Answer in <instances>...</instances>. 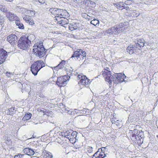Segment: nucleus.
<instances>
[{
	"mask_svg": "<svg viewBox=\"0 0 158 158\" xmlns=\"http://www.w3.org/2000/svg\"><path fill=\"white\" fill-rule=\"evenodd\" d=\"M144 44V40L143 39H138L133 45H130L127 47V51L130 54L133 53L137 54L142 49Z\"/></svg>",
	"mask_w": 158,
	"mask_h": 158,
	"instance_id": "7ed1b4c3",
	"label": "nucleus"
},
{
	"mask_svg": "<svg viewBox=\"0 0 158 158\" xmlns=\"http://www.w3.org/2000/svg\"><path fill=\"white\" fill-rule=\"evenodd\" d=\"M0 10L4 13H6L7 11V8L4 4L0 5Z\"/></svg>",
	"mask_w": 158,
	"mask_h": 158,
	"instance_id": "bb28decb",
	"label": "nucleus"
},
{
	"mask_svg": "<svg viewBox=\"0 0 158 158\" xmlns=\"http://www.w3.org/2000/svg\"><path fill=\"white\" fill-rule=\"evenodd\" d=\"M18 85L19 86H22V92H23V90H24L27 92H29V93H30L31 91L30 90L31 89V87L29 85L26 84H22L20 82H18Z\"/></svg>",
	"mask_w": 158,
	"mask_h": 158,
	"instance_id": "f8f14e48",
	"label": "nucleus"
},
{
	"mask_svg": "<svg viewBox=\"0 0 158 158\" xmlns=\"http://www.w3.org/2000/svg\"><path fill=\"white\" fill-rule=\"evenodd\" d=\"M15 23L16 25L18 26V27L21 29H24L23 25L22 23H21L19 20H16Z\"/></svg>",
	"mask_w": 158,
	"mask_h": 158,
	"instance_id": "a878e982",
	"label": "nucleus"
},
{
	"mask_svg": "<svg viewBox=\"0 0 158 158\" xmlns=\"http://www.w3.org/2000/svg\"><path fill=\"white\" fill-rule=\"evenodd\" d=\"M31 116V114L30 113H28L26 114L23 118V120L25 121L29 120Z\"/></svg>",
	"mask_w": 158,
	"mask_h": 158,
	"instance_id": "cd10ccee",
	"label": "nucleus"
},
{
	"mask_svg": "<svg viewBox=\"0 0 158 158\" xmlns=\"http://www.w3.org/2000/svg\"><path fill=\"white\" fill-rule=\"evenodd\" d=\"M156 137H157V138H158V135H156Z\"/></svg>",
	"mask_w": 158,
	"mask_h": 158,
	"instance_id": "774afa93",
	"label": "nucleus"
},
{
	"mask_svg": "<svg viewBox=\"0 0 158 158\" xmlns=\"http://www.w3.org/2000/svg\"><path fill=\"white\" fill-rule=\"evenodd\" d=\"M4 21V18L3 16L0 15V25H2Z\"/></svg>",
	"mask_w": 158,
	"mask_h": 158,
	"instance_id": "37998d69",
	"label": "nucleus"
},
{
	"mask_svg": "<svg viewBox=\"0 0 158 158\" xmlns=\"http://www.w3.org/2000/svg\"><path fill=\"white\" fill-rule=\"evenodd\" d=\"M77 77V80H80L78 83L79 85L86 86L90 83V80L82 74L78 75Z\"/></svg>",
	"mask_w": 158,
	"mask_h": 158,
	"instance_id": "6e6552de",
	"label": "nucleus"
},
{
	"mask_svg": "<svg viewBox=\"0 0 158 158\" xmlns=\"http://www.w3.org/2000/svg\"><path fill=\"white\" fill-rule=\"evenodd\" d=\"M139 15V13L138 12H137L135 10H134L132 11L131 12V15L132 17H137Z\"/></svg>",
	"mask_w": 158,
	"mask_h": 158,
	"instance_id": "2f4dec72",
	"label": "nucleus"
},
{
	"mask_svg": "<svg viewBox=\"0 0 158 158\" xmlns=\"http://www.w3.org/2000/svg\"><path fill=\"white\" fill-rule=\"evenodd\" d=\"M129 133L130 134L131 139L133 141L137 140L138 137H137L136 133H134V130L133 131L130 130Z\"/></svg>",
	"mask_w": 158,
	"mask_h": 158,
	"instance_id": "aec40b11",
	"label": "nucleus"
},
{
	"mask_svg": "<svg viewBox=\"0 0 158 158\" xmlns=\"http://www.w3.org/2000/svg\"><path fill=\"white\" fill-rule=\"evenodd\" d=\"M107 154H106L104 153V152H99V155L95 158H104L105 156H106V155H107Z\"/></svg>",
	"mask_w": 158,
	"mask_h": 158,
	"instance_id": "7c9ffc66",
	"label": "nucleus"
},
{
	"mask_svg": "<svg viewBox=\"0 0 158 158\" xmlns=\"http://www.w3.org/2000/svg\"><path fill=\"white\" fill-rule=\"evenodd\" d=\"M124 5H125V3L123 2H120L119 3H114V6L116 7L118 9L122 10L123 9Z\"/></svg>",
	"mask_w": 158,
	"mask_h": 158,
	"instance_id": "412c9836",
	"label": "nucleus"
},
{
	"mask_svg": "<svg viewBox=\"0 0 158 158\" xmlns=\"http://www.w3.org/2000/svg\"><path fill=\"white\" fill-rule=\"evenodd\" d=\"M70 133V131H63V136L68 139V137L69 136Z\"/></svg>",
	"mask_w": 158,
	"mask_h": 158,
	"instance_id": "c756f323",
	"label": "nucleus"
},
{
	"mask_svg": "<svg viewBox=\"0 0 158 158\" xmlns=\"http://www.w3.org/2000/svg\"><path fill=\"white\" fill-rule=\"evenodd\" d=\"M70 142L72 143H75L76 141V138H75V139H74V138H73L72 139H69Z\"/></svg>",
	"mask_w": 158,
	"mask_h": 158,
	"instance_id": "de8ad7c7",
	"label": "nucleus"
},
{
	"mask_svg": "<svg viewBox=\"0 0 158 158\" xmlns=\"http://www.w3.org/2000/svg\"><path fill=\"white\" fill-rule=\"evenodd\" d=\"M86 56V53L85 51L81 49H78L74 52L71 58H74L75 60L77 59L80 61L85 59Z\"/></svg>",
	"mask_w": 158,
	"mask_h": 158,
	"instance_id": "0eeeda50",
	"label": "nucleus"
},
{
	"mask_svg": "<svg viewBox=\"0 0 158 158\" xmlns=\"http://www.w3.org/2000/svg\"><path fill=\"white\" fill-rule=\"evenodd\" d=\"M6 16L10 21H13L16 19L17 18L15 14L10 12H7L6 13Z\"/></svg>",
	"mask_w": 158,
	"mask_h": 158,
	"instance_id": "2eb2a0df",
	"label": "nucleus"
},
{
	"mask_svg": "<svg viewBox=\"0 0 158 158\" xmlns=\"http://www.w3.org/2000/svg\"><path fill=\"white\" fill-rule=\"evenodd\" d=\"M16 110L15 109V107H12L8 110L7 112V114L12 115L16 112Z\"/></svg>",
	"mask_w": 158,
	"mask_h": 158,
	"instance_id": "b1692460",
	"label": "nucleus"
},
{
	"mask_svg": "<svg viewBox=\"0 0 158 158\" xmlns=\"http://www.w3.org/2000/svg\"><path fill=\"white\" fill-rule=\"evenodd\" d=\"M38 95L39 96V97H40V98H45L44 99H45V98H46V97H45L44 95L42 93H39L38 94Z\"/></svg>",
	"mask_w": 158,
	"mask_h": 158,
	"instance_id": "603ef678",
	"label": "nucleus"
},
{
	"mask_svg": "<svg viewBox=\"0 0 158 158\" xmlns=\"http://www.w3.org/2000/svg\"><path fill=\"white\" fill-rule=\"evenodd\" d=\"M7 52L3 49H0V64L3 63L5 60L7 56Z\"/></svg>",
	"mask_w": 158,
	"mask_h": 158,
	"instance_id": "9b49d317",
	"label": "nucleus"
},
{
	"mask_svg": "<svg viewBox=\"0 0 158 158\" xmlns=\"http://www.w3.org/2000/svg\"><path fill=\"white\" fill-rule=\"evenodd\" d=\"M33 52L35 55L41 58L45 55L46 51L42 43L35 44L33 46Z\"/></svg>",
	"mask_w": 158,
	"mask_h": 158,
	"instance_id": "20e7f679",
	"label": "nucleus"
},
{
	"mask_svg": "<svg viewBox=\"0 0 158 158\" xmlns=\"http://www.w3.org/2000/svg\"><path fill=\"white\" fill-rule=\"evenodd\" d=\"M129 26V24L128 22L121 23L118 26L112 27L103 31V33L104 35H117L125 30Z\"/></svg>",
	"mask_w": 158,
	"mask_h": 158,
	"instance_id": "f03ea898",
	"label": "nucleus"
},
{
	"mask_svg": "<svg viewBox=\"0 0 158 158\" xmlns=\"http://www.w3.org/2000/svg\"><path fill=\"white\" fill-rule=\"evenodd\" d=\"M102 72L106 81L108 82L110 84H111L113 82L115 84L121 83L124 81L126 77L125 75L122 73L111 75L110 71L107 69H105L104 71L103 70Z\"/></svg>",
	"mask_w": 158,
	"mask_h": 158,
	"instance_id": "f257e3e1",
	"label": "nucleus"
},
{
	"mask_svg": "<svg viewBox=\"0 0 158 158\" xmlns=\"http://www.w3.org/2000/svg\"><path fill=\"white\" fill-rule=\"evenodd\" d=\"M58 142L61 145H63V146H64V145L67 144V143L65 141H64V140L63 141V140L60 141V142L59 141H58Z\"/></svg>",
	"mask_w": 158,
	"mask_h": 158,
	"instance_id": "a19ab883",
	"label": "nucleus"
},
{
	"mask_svg": "<svg viewBox=\"0 0 158 158\" xmlns=\"http://www.w3.org/2000/svg\"><path fill=\"white\" fill-rule=\"evenodd\" d=\"M134 133H136L137 138V140H140L144 136L143 133V131H138L137 129H135L134 130Z\"/></svg>",
	"mask_w": 158,
	"mask_h": 158,
	"instance_id": "f3484780",
	"label": "nucleus"
},
{
	"mask_svg": "<svg viewBox=\"0 0 158 158\" xmlns=\"http://www.w3.org/2000/svg\"><path fill=\"white\" fill-rule=\"evenodd\" d=\"M74 113H75L76 114H79V116H81V110H77L75 109L74 110Z\"/></svg>",
	"mask_w": 158,
	"mask_h": 158,
	"instance_id": "c9c22d12",
	"label": "nucleus"
},
{
	"mask_svg": "<svg viewBox=\"0 0 158 158\" xmlns=\"http://www.w3.org/2000/svg\"><path fill=\"white\" fill-rule=\"evenodd\" d=\"M53 68H54L53 69H54V70H56L57 71L58 70L60 69H61V68H60V67L58 65L54 67Z\"/></svg>",
	"mask_w": 158,
	"mask_h": 158,
	"instance_id": "09e8293b",
	"label": "nucleus"
},
{
	"mask_svg": "<svg viewBox=\"0 0 158 158\" xmlns=\"http://www.w3.org/2000/svg\"><path fill=\"white\" fill-rule=\"evenodd\" d=\"M6 75L7 77L11 78L12 77V76L14 75V73H12L6 72Z\"/></svg>",
	"mask_w": 158,
	"mask_h": 158,
	"instance_id": "58836bf2",
	"label": "nucleus"
},
{
	"mask_svg": "<svg viewBox=\"0 0 158 158\" xmlns=\"http://www.w3.org/2000/svg\"><path fill=\"white\" fill-rule=\"evenodd\" d=\"M24 152L26 155L29 156L33 155L35 152L33 149L29 148H26L24 149Z\"/></svg>",
	"mask_w": 158,
	"mask_h": 158,
	"instance_id": "6ab92c4d",
	"label": "nucleus"
},
{
	"mask_svg": "<svg viewBox=\"0 0 158 158\" xmlns=\"http://www.w3.org/2000/svg\"><path fill=\"white\" fill-rule=\"evenodd\" d=\"M68 113V114H69L72 115L73 114H74V110L73 111L71 109H70L67 112H66Z\"/></svg>",
	"mask_w": 158,
	"mask_h": 158,
	"instance_id": "c03bdc74",
	"label": "nucleus"
},
{
	"mask_svg": "<svg viewBox=\"0 0 158 158\" xmlns=\"http://www.w3.org/2000/svg\"><path fill=\"white\" fill-rule=\"evenodd\" d=\"M31 41L27 37L24 36L20 38L18 42V47L21 49L26 50L29 47Z\"/></svg>",
	"mask_w": 158,
	"mask_h": 158,
	"instance_id": "39448f33",
	"label": "nucleus"
},
{
	"mask_svg": "<svg viewBox=\"0 0 158 158\" xmlns=\"http://www.w3.org/2000/svg\"><path fill=\"white\" fill-rule=\"evenodd\" d=\"M69 77L66 75L58 77L56 83L60 87L64 86L66 84V81L69 80Z\"/></svg>",
	"mask_w": 158,
	"mask_h": 158,
	"instance_id": "1a4fd4ad",
	"label": "nucleus"
},
{
	"mask_svg": "<svg viewBox=\"0 0 158 158\" xmlns=\"http://www.w3.org/2000/svg\"><path fill=\"white\" fill-rule=\"evenodd\" d=\"M31 19L30 18L29 16L27 15H26L23 18L24 20H25L26 22L27 23H28L30 21V20Z\"/></svg>",
	"mask_w": 158,
	"mask_h": 158,
	"instance_id": "f704fd0d",
	"label": "nucleus"
},
{
	"mask_svg": "<svg viewBox=\"0 0 158 158\" xmlns=\"http://www.w3.org/2000/svg\"><path fill=\"white\" fill-rule=\"evenodd\" d=\"M35 146V147L37 148H37V149H39L40 148V146H39V145H37V144H34V145Z\"/></svg>",
	"mask_w": 158,
	"mask_h": 158,
	"instance_id": "bf43d9fd",
	"label": "nucleus"
},
{
	"mask_svg": "<svg viewBox=\"0 0 158 158\" xmlns=\"http://www.w3.org/2000/svg\"><path fill=\"white\" fill-rule=\"evenodd\" d=\"M20 9L21 11H24V10H25V9L23 8H20ZM23 12L24 11H23Z\"/></svg>",
	"mask_w": 158,
	"mask_h": 158,
	"instance_id": "0e129e2a",
	"label": "nucleus"
},
{
	"mask_svg": "<svg viewBox=\"0 0 158 158\" xmlns=\"http://www.w3.org/2000/svg\"><path fill=\"white\" fill-rule=\"evenodd\" d=\"M66 61L64 60H62L61 62L58 64L60 68H63L64 67V65L65 64Z\"/></svg>",
	"mask_w": 158,
	"mask_h": 158,
	"instance_id": "473e14b6",
	"label": "nucleus"
},
{
	"mask_svg": "<svg viewBox=\"0 0 158 158\" xmlns=\"http://www.w3.org/2000/svg\"><path fill=\"white\" fill-rule=\"evenodd\" d=\"M88 110L86 109H83L81 110V115H83L85 114L86 113L87 111Z\"/></svg>",
	"mask_w": 158,
	"mask_h": 158,
	"instance_id": "e433bc0d",
	"label": "nucleus"
},
{
	"mask_svg": "<svg viewBox=\"0 0 158 158\" xmlns=\"http://www.w3.org/2000/svg\"><path fill=\"white\" fill-rule=\"evenodd\" d=\"M118 120H117V121H115L114 123V124H115L117 126H118L119 124L118 123Z\"/></svg>",
	"mask_w": 158,
	"mask_h": 158,
	"instance_id": "69168bd1",
	"label": "nucleus"
},
{
	"mask_svg": "<svg viewBox=\"0 0 158 158\" xmlns=\"http://www.w3.org/2000/svg\"><path fill=\"white\" fill-rule=\"evenodd\" d=\"M24 155L20 154V155H16L15 156L14 158H21L23 156H24Z\"/></svg>",
	"mask_w": 158,
	"mask_h": 158,
	"instance_id": "3c124183",
	"label": "nucleus"
},
{
	"mask_svg": "<svg viewBox=\"0 0 158 158\" xmlns=\"http://www.w3.org/2000/svg\"><path fill=\"white\" fill-rule=\"evenodd\" d=\"M53 156L50 152L46 153V155L44 156V158H52Z\"/></svg>",
	"mask_w": 158,
	"mask_h": 158,
	"instance_id": "72a5a7b5",
	"label": "nucleus"
},
{
	"mask_svg": "<svg viewBox=\"0 0 158 158\" xmlns=\"http://www.w3.org/2000/svg\"><path fill=\"white\" fill-rule=\"evenodd\" d=\"M89 2H90V3L92 5V6H91V7L94 6L95 4L94 2L91 1H89Z\"/></svg>",
	"mask_w": 158,
	"mask_h": 158,
	"instance_id": "4d7b16f0",
	"label": "nucleus"
},
{
	"mask_svg": "<svg viewBox=\"0 0 158 158\" xmlns=\"http://www.w3.org/2000/svg\"><path fill=\"white\" fill-rule=\"evenodd\" d=\"M57 137V133H55H55H54V136H52V137L54 138H56Z\"/></svg>",
	"mask_w": 158,
	"mask_h": 158,
	"instance_id": "680f3d73",
	"label": "nucleus"
},
{
	"mask_svg": "<svg viewBox=\"0 0 158 158\" xmlns=\"http://www.w3.org/2000/svg\"><path fill=\"white\" fill-rule=\"evenodd\" d=\"M98 150L100 152L101 151L102 152H104V153H105V150H106V148H101V149H99Z\"/></svg>",
	"mask_w": 158,
	"mask_h": 158,
	"instance_id": "5fc2aeb1",
	"label": "nucleus"
},
{
	"mask_svg": "<svg viewBox=\"0 0 158 158\" xmlns=\"http://www.w3.org/2000/svg\"><path fill=\"white\" fill-rule=\"evenodd\" d=\"M39 3L41 4H44L45 3V0H38Z\"/></svg>",
	"mask_w": 158,
	"mask_h": 158,
	"instance_id": "6e6d98bb",
	"label": "nucleus"
},
{
	"mask_svg": "<svg viewBox=\"0 0 158 158\" xmlns=\"http://www.w3.org/2000/svg\"><path fill=\"white\" fill-rule=\"evenodd\" d=\"M44 66L45 64L43 61H36L31 65V70L33 74L36 75L39 70Z\"/></svg>",
	"mask_w": 158,
	"mask_h": 158,
	"instance_id": "423d86ee",
	"label": "nucleus"
},
{
	"mask_svg": "<svg viewBox=\"0 0 158 158\" xmlns=\"http://www.w3.org/2000/svg\"><path fill=\"white\" fill-rule=\"evenodd\" d=\"M90 23L94 26H97L99 25V21L96 19H94L91 21Z\"/></svg>",
	"mask_w": 158,
	"mask_h": 158,
	"instance_id": "c85d7f7f",
	"label": "nucleus"
},
{
	"mask_svg": "<svg viewBox=\"0 0 158 158\" xmlns=\"http://www.w3.org/2000/svg\"><path fill=\"white\" fill-rule=\"evenodd\" d=\"M130 60H130V59H128L127 60V61H128V62H130Z\"/></svg>",
	"mask_w": 158,
	"mask_h": 158,
	"instance_id": "338daca9",
	"label": "nucleus"
},
{
	"mask_svg": "<svg viewBox=\"0 0 158 158\" xmlns=\"http://www.w3.org/2000/svg\"><path fill=\"white\" fill-rule=\"evenodd\" d=\"M55 133V131L53 130H52L50 132L49 135L51 137H52V136H54V133Z\"/></svg>",
	"mask_w": 158,
	"mask_h": 158,
	"instance_id": "49530a36",
	"label": "nucleus"
},
{
	"mask_svg": "<svg viewBox=\"0 0 158 158\" xmlns=\"http://www.w3.org/2000/svg\"><path fill=\"white\" fill-rule=\"evenodd\" d=\"M79 25L78 23L73 21L71 22L69 25V29L71 31L76 30L78 27Z\"/></svg>",
	"mask_w": 158,
	"mask_h": 158,
	"instance_id": "4468645a",
	"label": "nucleus"
},
{
	"mask_svg": "<svg viewBox=\"0 0 158 158\" xmlns=\"http://www.w3.org/2000/svg\"><path fill=\"white\" fill-rule=\"evenodd\" d=\"M63 108H64L65 110L67 112L70 109L68 107H66L65 105L63 106Z\"/></svg>",
	"mask_w": 158,
	"mask_h": 158,
	"instance_id": "8fccbe9b",
	"label": "nucleus"
},
{
	"mask_svg": "<svg viewBox=\"0 0 158 158\" xmlns=\"http://www.w3.org/2000/svg\"><path fill=\"white\" fill-rule=\"evenodd\" d=\"M77 132L76 131H73L72 130H70V133L69 136L68 137V139L73 138H76L77 137Z\"/></svg>",
	"mask_w": 158,
	"mask_h": 158,
	"instance_id": "5701e85b",
	"label": "nucleus"
},
{
	"mask_svg": "<svg viewBox=\"0 0 158 158\" xmlns=\"http://www.w3.org/2000/svg\"><path fill=\"white\" fill-rule=\"evenodd\" d=\"M49 152H47L46 150H44L43 151V153L44 155H46V153H49Z\"/></svg>",
	"mask_w": 158,
	"mask_h": 158,
	"instance_id": "13d9d810",
	"label": "nucleus"
},
{
	"mask_svg": "<svg viewBox=\"0 0 158 158\" xmlns=\"http://www.w3.org/2000/svg\"><path fill=\"white\" fill-rule=\"evenodd\" d=\"M61 11L60 13V17H69V14L68 12L65 10L61 9Z\"/></svg>",
	"mask_w": 158,
	"mask_h": 158,
	"instance_id": "4be33fe9",
	"label": "nucleus"
},
{
	"mask_svg": "<svg viewBox=\"0 0 158 158\" xmlns=\"http://www.w3.org/2000/svg\"><path fill=\"white\" fill-rule=\"evenodd\" d=\"M123 9L126 10L127 11L130 10L129 7L127 6L126 2L125 3V5H124Z\"/></svg>",
	"mask_w": 158,
	"mask_h": 158,
	"instance_id": "ea45409f",
	"label": "nucleus"
},
{
	"mask_svg": "<svg viewBox=\"0 0 158 158\" xmlns=\"http://www.w3.org/2000/svg\"><path fill=\"white\" fill-rule=\"evenodd\" d=\"M30 12L31 13V15H34L35 14L34 11H30Z\"/></svg>",
	"mask_w": 158,
	"mask_h": 158,
	"instance_id": "e2e57ef3",
	"label": "nucleus"
},
{
	"mask_svg": "<svg viewBox=\"0 0 158 158\" xmlns=\"http://www.w3.org/2000/svg\"><path fill=\"white\" fill-rule=\"evenodd\" d=\"M18 38L16 35L15 34H11L7 37V39L8 42L10 43V44L14 43L15 41L17 40Z\"/></svg>",
	"mask_w": 158,
	"mask_h": 158,
	"instance_id": "dca6fc26",
	"label": "nucleus"
},
{
	"mask_svg": "<svg viewBox=\"0 0 158 158\" xmlns=\"http://www.w3.org/2000/svg\"><path fill=\"white\" fill-rule=\"evenodd\" d=\"M57 137L59 138V136H61L63 138V131H58L57 132Z\"/></svg>",
	"mask_w": 158,
	"mask_h": 158,
	"instance_id": "4c0bfd02",
	"label": "nucleus"
},
{
	"mask_svg": "<svg viewBox=\"0 0 158 158\" xmlns=\"http://www.w3.org/2000/svg\"><path fill=\"white\" fill-rule=\"evenodd\" d=\"M86 152H88L89 154L87 155L89 156H92L93 152V148L91 147L88 146L85 148Z\"/></svg>",
	"mask_w": 158,
	"mask_h": 158,
	"instance_id": "393cba45",
	"label": "nucleus"
},
{
	"mask_svg": "<svg viewBox=\"0 0 158 158\" xmlns=\"http://www.w3.org/2000/svg\"><path fill=\"white\" fill-rule=\"evenodd\" d=\"M99 151L98 150V151L94 155H93L92 158H95V157H97L98 156V155H99Z\"/></svg>",
	"mask_w": 158,
	"mask_h": 158,
	"instance_id": "a18cd8bd",
	"label": "nucleus"
},
{
	"mask_svg": "<svg viewBox=\"0 0 158 158\" xmlns=\"http://www.w3.org/2000/svg\"><path fill=\"white\" fill-rule=\"evenodd\" d=\"M61 9L57 8H50L49 11L53 15H56V16H60Z\"/></svg>",
	"mask_w": 158,
	"mask_h": 158,
	"instance_id": "ddd939ff",
	"label": "nucleus"
},
{
	"mask_svg": "<svg viewBox=\"0 0 158 158\" xmlns=\"http://www.w3.org/2000/svg\"><path fill=\"white\" fill-rule=\"evenodd\" d=\"M68 18L60 16H55V19L57 21V23L62 26L69 23V21L68 19Z\"/></svg>",
	"mask_w": 158,
	"mask_h": 158,
	"instance_id": "9d476101",
	"label": "nucleus"
},
{
	"mask_svg": "<svg viewBox=\"0 0 158 158\" xmlns=\"http://www.w3.org/2000/svg\"><path fill=\"white\" fill-rule=\"evenodd\" d=\"M110 121H111V123H112V124H113V123H114L115 122V121L114 119L113 118V119H112L110 120Z\"/></svg>",
	"mask_w": 158,
	"mask_h": 158,
	"instance_id": "052dcab7",
	"label": "nucleus"
},
{
	"mask_svg": "<svg viewBox=\"0 0 158 158\" xmlns=\"http://www.w3.org/2000/svg\"><path fill=\"white\" fill-rule=\"evenodd\" d=\"M28 23L31 25H33L34 24L33 21L31 19L30 20V21Z\"/></svg>",
	"mask_w": 158,
	"mask_h": 158,
	"instance_id": "864d4df0",
	"label": "nucleus"
},
{
	"mask_svg": "<svg viewBox=\"0 0 158 158\" xmlns=\"http://www.w3.org/2000/svg\"><path fill=\"white\" fill-rule=\"evenodd\" d=\"M152 2H150L148 1H146L144 2V4L143 5L144 6V7H146V6L148 5L151 4Z\"/></svg>",
	"mask_w": 158,
	"mask_h": 158,
	"instance_id": "79ce46f5",
	"label": "nucleus"
},
{
	"mask_svg": "<svg viewBox=\"0 0 158 158\" xmlns=\"http://www.w3.org/2000/svg\"><path fill=\"white\" fill-rule=\"evenodd\" d=\"M73 1L77 3L81 7H84L87 2V0H73Z\"/></svg>",
	"mask_w": 158,
	"mask_h": 158,
	"instance_id": "a211bd4d",
	"label": "nucleus"
}]
</instances>
